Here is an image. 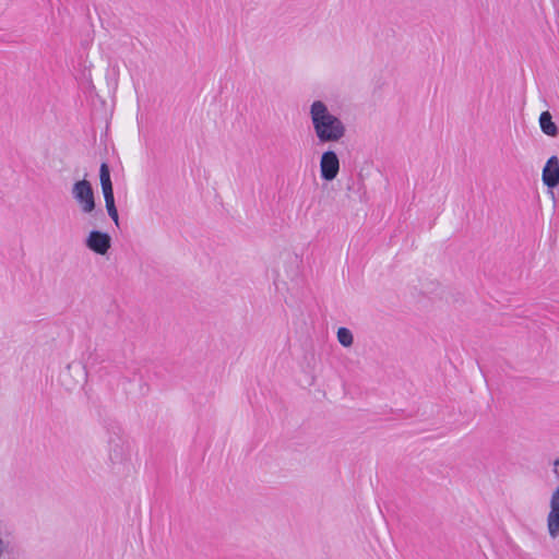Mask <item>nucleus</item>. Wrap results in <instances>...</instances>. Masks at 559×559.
<instances>
[{"instance_id": "f257e3e1", "label": "nucleus", "mask_w": 559, "mask_h": 559, "mask_svg": "<svg viewBox=\"0 0 559 559\" xmlns=\"http://www.w3.org/2000/svg\"><path fill=\"white\" fill-rule=\"evenodd\" d=\"M309 118L319 144L337 143L346 134L347 129L343 120L334 115L323 100L317 99L310 104Z\"/></svg>"}, {"instance_id": "f03ea898", "label": "nucleus", "mask_w": 559, "mask_h": 559, "mask_svg": "<svg viewBox=\"0 0 559 559\" xmlns=\"http://www.w3.org/2000/svg\"><path fill=\"white\" fill-rule=\"evenodd\" d=\"M99 179L102 191L105 199V205L109 217L114 221L116 226H119V214L115 204V195L112 182L110 179V170L107 163H102L99 168Z\"/></svg>"}, {"instance_id": "7ed1b4c3", "label": "nucleus", "mask_w": 559, "mask_h": 559, "mask_svg": "<svg viewBox=\"0 0 559 559\" xmlns=\"http://www.w3.org/2000/svg\"><path fill=\"white\" fill-rule=\"evenodd\" d=\"M71 193L82 213L90 214L95 210L94 191L92 185L86 179L76 181L72 187Z\"/></svg>"}, {"instance_id": "20e7f679", "label": "nucleus", "mask_w": 559, "mask_h": 559, "mask_svg": "<svg viewBox=\"0 0 559 559\" xmlns=\"http://www.w3.org/2000/svg\"><path fill=\"white\" fill-rule=\"evenodd\" d=\"M340 173V158L337 154L328 150L320 157V176L324 181H333Z\"/></svg>"}, {"instance_id": "39448f33", "label": "nucleus", "mask_w": 559, "mask_h": 559, "mask_svg": "<svg viewBox=\"0 0 559 559\" xmlns=\"http://www.w3.org/2000/svg\"><path fill=\"white\" fill-rule=\"evenodd\" d=\"M85 246L94 253L105 255L111 247V237L107 233L92 230L85 239Z\"/></svg>"}, {"instance_id": "423d86ee", "label": "nucleus", "mask_w": 559, "mask_h": 559, "mask_svg": "<svg viewBox=\"0 0 559 559\" xmlns=\"http://www.w3.org/2000/svg\"><path fill=\"white\" fill-rule=\"evenodd\" d=\"M542 179L548 188H555L559 185V159L557 156H551L546 162Z\"/></svg>"}, {"instance_id": "0eeeda50", "label": "nucleus", "mask_w": 559, "mask_h": 559, "mask_svg": "<svg viewBox=\"0 0 559 559\" xmlns=\"http://www.w3.org/2000/svg\"><path fill=\"white\" fill-rule=\"evenodd\" d=\"M539 126L542 131L549 136H556L558 133V128L552 121V117L549 111H543L540 114Z\"/></svg>"}, {"instance_id": "6e6552de", "label": "nucleus", "mask_w": 559, "mask_h": 559, "mask_svg": "<svg viewBox=\"0 0 559 559\" xmlns=\"http://www.w3.org/2000/svg\"><path fill=\"white\" fill-rule=\"evenodd\" d=\"M547 526L549 535L555 538L559 534V511L551 510L547 518Z\"/></svg>"}, {"instance_id": "1a4fd4ad", "label": "nucleus", "mask_w": 559, "mask_h": 559, "mask_svg": "<svg viewBox=\"0 0 559 559\" xmlns=\"http://www.w3.org/2000/svg\"><path fill=\"white\" fill-rule=\"evenodd\" d=\"M337 341L340 344L344 347H350L354 343V336L349 329L347 328H340L337 330Z\"/></svg>"}, {"instance_id": "9d476101", "label": "nucleus", "mask_w": 559, "mask_h": 559, "mask_svg": "<svg viewBox=\"0 0 559 559\" xmlns=\"http://www.w3.org/2000/svg\"><path fill=\"white\" fill-rule=\"evenodd\" d=\"M550 509L559 511V486L551 495Z\"/></svg>"}, {"instance_id": "9b49d317", "label": "nucleus", "mask_w": 559, "mask_h": 559, "mask_svg": "<svg viewBox=\"0 0 559 559\" xmlns=\"http://www.w3.org/2000/svg\"><path fill=\"white\" fill-rule=\"evenodd\" d=\"M5 550V543L4 540L0 537V557L2 556V554L4 552Z\"/></svg>"}]
</instances>
